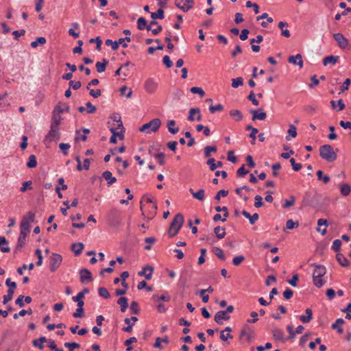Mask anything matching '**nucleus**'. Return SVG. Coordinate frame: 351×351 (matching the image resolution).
Masks as SVG:
<instances>
[{"label":"nucleus","mask_w":351,"mask_h":351,"mask_svg":"<svg viewBox=\"0 0 351 351\" xmlns=\"http://www.w3.org/2000/svg\"><path fill=\"white\" fill-rule=\"evenodd\" d=\"M130 309L134 314H138L140 311V308L138 306V304L137 303V302H132L130 304Z\"/></svg>","instance_id":"60"},{"label":"nucleus","mask_w":351,"mask_h":351,"mask_svg":"<svg viewBox=\"0 0 351 351\" xmlns=\"http://www.w3.org/2000/svg\"><path fill=\"white\" fill-rule=\"evenodd\" d=\"M137 27L139 30L146 29L147 31L151 30L150 25L147 24V21L143 17H140L137 20Z\"/></svg>","instance_id":"21"},{"label":"nucleus","mask_w":351,"mask_h":351,"mask_svg":"<svg viewBox=\"0 0 351 351\" xmlns=\"http://www.w3.org/2000/svg\"><path fill=\"white\" fill-rule=\"evenodd\" d=\"M319 156L322 159L328 162L336 160L337 158V154L330 145H324L319 147Z\"/></svg>","instance_id":"3"},{"label":"nucleus","mask_w":351,"mask_h":351,"mask_svg":"<svg viewBox=\"0 0 351 351\" xmlns=\"http://www.w3.org/2000/svg\"><path fill=\"white\" fill-rule=\"evenodd\" d=\"M245 260V256L243 255L237 256L233 258L232 263L235 266H239Z\"/></svg>","instance_id":"57"},{"label":"nucleus","mask_w":351,"mask_h":351,"mask_svg":"<svg viewBox=\"0 0 351 351\" xmlns=\"http://www.w3.org/2000/svg\"><path fill=\"white\" fill-rule=\"evenodd\" d=\"M247 99L251 101L252 104L254 106H258L259 101L256 99L255 94L253 90H252L249 95L247 96Z\"/></svg>","instance_id":"59"},{"label":"nucleus","mask_w":351,"mask_h":351,"mask_svg":"<svg viewBox=\"0 0 351 351\" xmlns=\"http://www.w3.org/2000/svg\"><path fill=\"white\" fill-rule=\"evenodd\" d=\"M199 113V108H193L189 110L188 120L189 121H193L195 119L194 116L195 114Z\"/></svg>","instance_id":"51"},{"label":"nucleus","mask_w":351,"mask_h":351,"mask_svg":"<svg viewBox=\"0 0 351 351\" xmlns=\"http://www.w3.org/2000/svg\"><path fill=\"white\" fill-rule=\"evenodd\" d=\"M190 91L193 94L199 95L200 97H203L205 95V92L202 88L199 87H192Z\"/></svg>","instance_id":"54"},{"label":"nucleus","mask_w":351,"mask_h":351,"mask_svg":"<svg viewBox=\"0 0 351 351\" xmlns=\"http://www.w3.org/2000/svg\"><path fill=\"white\" fill-rule=\"evenodd\" d=\"M128 298L125 297H121L117 300V304L120 305L121 311L122 313L125 312L126 309L128 307Z\"/></svg>","instance_id":"29"},{"label":"nucleus","mask_w":351,"mask_h":351,"mask_svg":"<svg viewBox=\"0 0 351 351\" xmlns=\"http://www.w3.org/2000/svg\"><path fill=\"white\" fill-rule=\"evenodd\" d=\"M14 291L12 289H8L7 295L3 297V304H6L12 300Z\"/></svg>","instance_id":"39"},{"label":"nucleus","mask_w":351,"mask_h":351,"mask_svg":"<svg viewBox=\"0 0 351 351\" xmlns=\"http://www.w3.org/2000/svg\"><path fill=\"white\" fill-rule=\"evenodd\" d=\"M105 44L107 46H111L112 49L114 51L117 50L120 45H121L123 48H127L128 46L126 43H123V40L121 38L115 41H113L111 39H107L105 41Z\"/></svg>","instance_id":"13"},{"label":"nucleus","mask_w":351,"mask_h":351,"mask_svg":"<svg viewBox=\"0 0 351 351\" xmlns=\"http://www.w3.org/2000/svg\"><path fill=\"white\" fill-rule=\"evenodd\" d=\"M243 77H239L232 80V86L234 88H238L239 86L243 85Z\"/></svg>","instance_id":"50"},{"label":"nucleus","mask_w":351,"mask_h":351,"mask_svg":"<svg viewBox=\"0 0 351 351\" xmlns=\"http://www.w3.org/2000/svg\"><path fill=\"white\" fill-rule=\"evenodd\" d=\"M336 259L339 265L344 267H348L350 265L348 260L344 256L343 254L338 253L336 255Z\"/></svg>","instance_id":"23"},{"label":"nucleus","mask_w":351,"mask_h":351,"mask_svg":"<svg viewBox=\"0 0 351 351\" xmlns=\"http://www.w3.org/2000/svg\"><path fill=\"white\" fill-rule=\"evenodd\" d=\"M254 329L249 325L245 324L240 332L239 337L240 339L245 337L246 341L250 342L254 338Z\"/></svg>","instance_id":"8"},{"label":"nucleus","mask_w":351,"mask_h":351,"mask_svg":"<svg viewBox=\"0 0 351 351\" xmlns=\"http://www.w3.org/2000/svg\"><path fill=\"white\" fill-rule=\"evenodd\" d=\"M314 267L313 273V284L317 287H322L325 284V280L322 279V277L326 273V269L324 265H317L313 263L311 265Z\"/></svg>","instance_id":"1"},{"label":"nucleus","mask_w":351,"mask_h":351,"mask_svg":"<svg viewBox=\"0 0 351 351\" xmlns=\"http://www.w3.org/2000/svg\"><path fill=\"white\" fill-rule=\"evenodd\" d=\"M230 116L232 117L236 121H240L243 118V114L239 110H230Z\"/></svg>","instance_id":"36"},{"label":"nucleus","mask_w":351,"mask_h":351,"mask_svg":"<svg viewBox=\"0 0 351 351\" xmlns=\"http://www.w3.org/2000/svg\"><path fill=\"white\" fill-rule=\"evenodd\" d=\"M345 323V321L342 318H339L336 320V322L332 324V329H337V332L339 334H341L343 332V328L341 326H339V325H343Z\"/></svg>","instance_id":"38"},{"label":"nucleus","mask_w":351,"mask_h":351,"mask_svg":"<svg viewBox=\"0 0 351 351\" xmlns=\"http://www.w3.org/2000/svg\"><path fill=\"white\" fill-rule=\"evenodd\" d=\"M108 64V61L106 59H103L102 62H97L95 64L97 71L98 73L104 72Z\"/></svg>","instance_id":"34"},{"label":"nucleus","mask_w":351,"mask_h":351,"mask_svg":"<svg viewBox=\"0 0 351 351\" xmlns=\"http://www.w3.org/2000/svg\"><path fill=\"white\" fill-rule=\"evenodd\" d=\"M47 339L45 337H40L39 339H34L32 342L34 347L38 348L40 350H43V343L47 342Z\"/></svg>","instance_id":"31"},{"label":"nucleus","mask_w":351,"mask_h":351,"mask_svg":"<svg viewBox=\"0 0 351 351\" xmlns=\"http://www.w3.org/2000/svg\"><path fill=\"white\" fill-rule=\"evenodd\" d=\"M250 113L252 114V120H261L263 121L267 117V114L263 111L261 108L257 110H252Z\"/></svg>","instance_id":"16"},{"label":"nucleus","mask_w":351,"mask_h":351,"mask_svg":"<svg viewBox=\"0 0 351 351\" xmlns=\"http://www.w3.org/2000/svg\"><path fill=\"white\" fill-rule=\"evenodd\" d=\"M110 119L113 120L114 122L117 123V129L123 130L124 127L123 125V123L121 120V116L119 114H114L110 117Z\"/></svg>","instance_id":"37"},{"label":"nucleus","mask_w":351,"mask_h":351,"mask_svg":"<svg viewBox=\"0 0 351 351\" xmlns=\"http://www.w3.org/2000/svg\"><path fill=\"white\" fill-rule=\"evenodd\" d=\"M273 337L276 341H280L282 342H285L286 339L284 337V332L282 330L274 328L272 330Z\"/></svg>","instance_id":"20"},{"label":"nucleus","mask_w":351,"mask_h":351,"mask_svg":"<svg viewBox=\"0 0 351 351\" xmlns=\"http://www.w3.org/2000/svg\"><path fill=\"white\" fill-rule=\"evenodd\" d=\"M84 247V244L80 242L73 243L71 245V250L76 256L81 254Z\"/></svg>","instance_id":"24"},{"label":"nucleus","mask_w":351,"mask_h":351,"mask_svg":"<svg viewBox=\"0 0 351 351\" xmlns=\"http://www.w3.org/2000/svg\"><path fill=\"white\" fill-rule=\"evenodd\" d=\"M153 300L154 301L162 300V301L168 302L170 300V297L167 294H164L161 296H158L157 295H154Z\"/></svg>","instance_id":"61"},{"label":"nucleus","mask_w":351,"mask_h":351,"mask_svg":"<svg viewBox=\"0 0 351 351\" xmlns=\"http://www.w3.org/2000/svg\"><path fill=\"white\" fill-rule=\"evenodd\" d=\"M161 125V121L158 118H156L150 121L149 122L143 125L140 128L139 131L146 133L156 132L159 129Z\"/></svg>","instance_id":"4"},{"label":"nucleus","mask_w":351,"mask_h":351,"mask_svg":"<svg viewBox=\"0 0 351 351\" xmlns=\"http://www.w3.org/2000/svg\"><path fill=\"white\" fill-rule=\"evenodd\" d=\"M153 156L158 160L159 165H163L165 164V154L162 152H159L156 153V154H153Z\"/></svg>","instance_id":"56"},{"label":"nucleus","mask_w":351,"mask_h":351,"mask_svg":"<svg viewBox=\"0 0 351 351\" xmlns=\"http://www.w3.org/2000/svg\"><path fill=\"white\" fill-rule=\"evenodd\" d=\"M288 62L295 65L299 66L301 69L303 66V60L302 55L298 53L296 56H291L289 57Z\"/></svg>","instance_id":"19"},{"label":"nucleus","mask_w":351,"mask_h":351,"mask_svg":"<svg viewBox=\"0 0 351 351\" xmlns=\"http://www.w3.org/2000/svg\"><path fill=\"white\" fill-rule=\"evenodd\" d=\"M59 147L62 150V154L64 156H66L68 154V150L71 147V145L69 143H61L59 145Z\"/></svg>","instance_id":"58"},{"label":"nucleus","mask_w":351,"mask_h":351,"mask_svg":"<svg viewBox=\"0 0 351 351\" xmlns=\"http://www.w3.org/2000/svg\"><path fill=\"white\" fill-rule=\"evenodd\" d=\"M333 38L341 49H346L348 47V40L342 34L335 33L333 34Z\"/></svg>","instance_id":"12"},{"label":"nucleus","mask_w":351,"mask_h":351,"mask_svg":"<svg viewBox=\"0 0 351 351\" xmlns=\"http://www.w3.org/2000/svg\"><path fill=\"white\" fill-rule=\"evenodd\" d=\"M317 179L319 180L323 181L324 184H327L330 181V177L328 176H323V171L322 170H319L317 172Z\"/></svg>","instance_id":"44"},{"label":"nucleus","mask_w":351,"mask_h":351,"mask_svg":"<svg viewBox=\"0 0 351 351\" xmlns=\"http://www.w3.org/2000/svg\"><path fill=\"white\" fill-rule=\"evenodd\" d=\"M46 43V39L45 37H38L35 41L31 43V47L33 48H36L38 47V44L44 45Z\"/></svg>","instance_id":"46"},{"label":"nucleus","mask_w":351,"mask_h":351,"mask_svg":"<svg viewBox=\"0 0 351 351\" xmlns=\"http://www.w3.org/2000/svg\"><path fill=\"white\" fill-rule=\"evenodd\" d=\"M106 220L110 226L118 228L123 220L121 211L116 208H112L107 213Z\"/></svg>","instance_id":"2"},{"label":"nucleus","mask_w":351,"mask_h":351,"mask_svg":"<svg viewBox=\"0 0 351 351\" xmlns=\"http://www.w3.org/2000/svg\"><path fill=\"white\" fill-rule=\"evenodd\" d=\"M73 317L74 318H80L84 317V308H77L75 313H73Z\"/></svg>","instance_id":"64"},{"label":"nucleus","mask_w":351,"mask_h":351,"mask_svg":"<svg viewBox=\"0 0 351 351\" xmlns=\"http://www.w3.org/2000/svg\"><path fill=\"white\" fill-rule=\"evenodd\" d=\"M151 17L152 19H164V17H165L164 10L162 8L158 9L157 12H152L151 14Z\"/></svg>","instance_id":"42"},{"label":"nucleus","mask_w":351,"mask_h":351,"mask_svg":"<svg viewBox=\"0 0 351 351\" xmlns=\"http://www.w3.org/2000/svg\"><path fill=\"white\" fill-rule=\"evenodd\" d=\"M0 250L2 252H10V248L8 247V241L5 237H0Z\"/></svg>","instance_id":"26"},{"label":"nucleus","mask_w":351,"mask_h":351,"mask_svg":"<svg viewBox=\"0 0 351 351\" xmlns=\"http://www.w3.org/2000/svg\"><path fill=\"white\" fill-rule=\"evenodd\" d=\"M158 83L153 78H148L144 85L145 90L150 94L155 93L158 88Z\"/></svg>","instance_id":"10"},{"label":"nucleus","mask_w":351,"mask_h":351,"mask_svg":"<svg viewBox=\"0 0 351 351\" xmlns=\"http://www.w3.org/2000/svg\"><path fill=\"white\" fill-rule=\"evenodd\" d=\"M183 223H184L183 215L181 213H178L175 216L173 219L172 220L169 228L176 229V227H180V228H181Z\"/></svg>","instance_id":"18"},{"label":"nucleus","mask_w":351,"mask_h":351,"mask_svg":"<svg viewBox=\"0 0 351 351\" xmlns=\"http://www.w3.org/2000/svg\"><path fill=\"white\" fill-rule=\"evenodd\" d=\"M168 130L172 134H175L179 132V128L175 127L176 121L174 120H169L167 123Z\"/></svg>","instance_id":"30"},{"label":"nucleus","mask_w":351,"mask_h":351,"mask_svg":"<svg viewBox=\"0 0 351 351\" xmlns=\"http://www.w3.org/2000/svg\"><path fill=\"white\" fill-rule=\"evenodd\" d=\"M306 315H301L300 320L303 323H308L313 319V312L310 308H306L305 311Z\"/></svg>","instance_id":"25"},{"label":"nucleus","mask_w":351,"mask_h":351,"mask_svg":"<svg viewBox=\"0 0 351 351\" xmlns=\"http://www.w3.org/2000/svg\"><path fill=\"white\" fill-rule=\"evenodd\" d=\"M99 294L101 297H103L106 299H108L110 297V294L108 292V289L105 287H100L99 288Z\"/></svg>","instance_id":"53"},{"label":"nucleus","mask_w":351,"mask_h":351,"mask_svg":"<svg viewBox=\"0 0 351 351\" xmlns=\"http://www.w3.org/2000/svg\"><path fill=\"white\" fill-rule=\"evenodd\" d=\"M299 226L298 221H293L292 219H289L286 222V229L291 230Z\"/></svg>","instance_id":"48"},{"label":"nucleus","mask_w":351,"mask_h":351,"mask_svg":"<svg viewBox=\"0 0 351 351\" xmlns=\"http://www.w3.org/2000/svg\"><path fill=\"white\" fill-rule=\"evenodd\" d=\"M103 178L107 181L108 186L112 185L117 181L116 178L113 177L112 173L109 171L103 173Z\"/></svg>","instance_id":"27"},{"label":"nucleus","mask_w":351,"mask_h":351,"mask_svg":"<svg viewBox=\"0 0 351 351\" xmlns=\"http://www.w3.org/2000/svg\"><path fill=\"white\" fill-rule=\"evenodd\" d=\"M80 278L82 283H85L93 280L91 272L87 269H82L80 271Z\"/></svg>","instance_id":"15"},{"label":"nucleus","mask_w":351,"mask_h":351,"mask_svg":"<svg viewBox=\"0 0 351 351\" xmlns=\"http://www.w3.org/2000/svg\"><path fill=\"white\" fill-rule=\"evenodd\" d=\"M288 133L289 134L293 137V138H295L297 136V128L296 127L293 125V124H291L289 127V129H288Z\"/></svg>","instance_id":"62"},{"label":"nucleus","mask_w":351,"mask_h":351,"mask_svg":"<svg viewBox=\"0 0 351 351\" xmlns=\"http://www.w3.org/2000/svg\"><path fill=\"white\" fill-rule=\"evenodd\" d=\"M61 121V117L57 113H55V112H53V116H52V122L51 125L59 127V125L60 124Z\"/></svg>","instance_id":"43"},{"label":"nucleus","mask_w":351,"mask_h":351,"mask_svg":"<svg viewBox=\"0 0 351 351\" xmlns=\"http://www.w3.org/2000/svg\"><path fill=\"white\" fill-rule=\"evenodd\" d=\"M230 316L226 312V311H218L214 317V320L219 324H223V320H228Z\"/></svg>","instance_id":"17"},{"label":"nucleus","mask_w":351,"mask_h":351,"mask_svg":"<svg viewBox=\"0 0 351 351\" xmlns=\"http://www.w3.org/2000/svg\"><path fill=\"white\" fill-rule=\"evenodd\" d=\"M339 59V56H328L323 59V64L326 66L328 64L330 63L332 64H335Z\"/></svg>","instance_id":"35"},{"label":"nucleus","mask_w":351,"mask_h":351,"mask_svg":"<svg viewBox=\"0 0 351 351\" xmlns=\"http://www.w3.org/2000/svg\"><path fill=\"white\" fill-rule=\"evenodd\" d=\"M34 267V265L33 263H30L29 265H27L25 264L23 265L22 267H19L17 269V273L19 275H23V269L27 270V269H29V270H32Z\"/></svg>","instance_id":"52"},{"label":"nucleus","mask_w":351,"mask_h":351,"mask_svg":"<svg viewBox=\"0 0 351 351\" xmlns=\"http://www.w3.org/2000/svg\"><path fill=\"white\" fill-rule=\"evenodd\" d=\"M62 261V256L59 254L53 253L50 257V270L53 272L58 269Z\"/></svg>","instance_id":"7"},{"label":"nucleus","mask_w":351,"mask_h":351,"mask_svg":"<svg viewBox=\"0 0 351 351\" xmlns=\"http://www.w3.org/2000/svg\"><path fill=\"white\" fill-rule=\"evenodd\" d=\"M153 267L151 266H146L143 269L138 272L140 276H145L147 280H149L152 278V273L153 271Z\"/></svg>","instance_id":"22"},{"label":"nucleus","mask_w":351,"mask_h":351,"mask_svg":"<svg viewBox=\"0 0 351 351\" xmlns=\"http://www.w3.org/2000/svg\"><path fill=\"white\" fill-rule=\"evenodd\" d=\"M64 346L66 348H69V351H73L75 348H79L80 347V345L78 343L72 342V343H64Z\"/></svg>","instance_id":"55"},{"label":"nucleus","mask_w":351,"mask_h":351,"mask_svg":"<svg viewBox=\"0 0 351 351\" xmlns=\"http://www.w3.org/2000/svg\"><path fill=\"white\" fill-rule=\"evenodd\" d=\"M29 232V230H26L25 228L21 229L20 235L18 238L17 245L16 246L15 251H18L20 248L23 247L25 245L26 237Z\"/></svg>","instance_id":"14"},{"label":"nucleus","mask_w":351,"mask_h":351,"mask_svg":"<svg viewBox=\"0 0 351 351\" xmlns=\"http://www.w3.org/2000/svg\"><path fill=\"white\" fill-rule=\"evenodd\" d=\"M287 26L288 23L286 22L280 21L278 23V27L281 29V35L286 38H289L291 36L290 32L287 29L284 28Z\"/></svg>","instance_id":"28"},{"label":"nucleus","mask_w":351,"mask_h":351,"mask_svg":"<svg viewBox=\"0 0 351 351\" xmlns=\"http://www.w3.org/2000/svg\"><path fill=\"white\" fill-rule=\"evenodd\" d=\"M154 199H141V201L140 202L141 210H143V207L146 204H151L152 208L154 210H156L157 209V206H156V202L154 201Z\"/></svg>","instance_id":"32"},{"label":"nucleus","mask_w":351,"mask_h":351,"mask_svg":"<svg viewBox=\"0 0 351 351\" xmlns=\"http://www.w3.org/2000/svg\"><path fill=\"white\" fill-rule=\"evenodd\" d=\"M35 220V213L29 211L26 215L23 217L21 222L20 228H25L26 230H29V224Z\"/></svg>","instance_id":"6"},{"label":"nucleus","mask_w":351,"mask_h":351,"mask_svg":"<svg viewBox=\"0 0 351 351\" xmlns=\"http://www.w3.org/2000/svg\"><path fill=\"white\" fill-rule=\"evenodd\" d=\"M37 166V160L35 155H30L29 157V160L27 162V167L28 168H34Z\"/></svg>","instance_id":"41"},{"label":"nucleus","mask_w":351,"mask_h":351,"mask_svg":"<svg viewBox=\"0 0 351 351\" xmlns=\"http://www.w3.org/2000/svg\"><path fill=\"white\" fill-rule=\"evenodd\" d=\"M211 152H216L217 147L215 146H206L204 147V156L209 158L210 156Z\"/></svg>","instance_id":"49"},{"label":"nucleus","mask_w":351,"mask_h":351,"mask_svg":"<svg viewBox=\"0 0 351 351\" xmlns=\"http://www.w3.org/2000/svg\"><path fill=\"white\" fill-rule=\"evenodd\" d=\"M340 189L343 196H348L351 191V186L348 184H343L341 186Z\"/></svg>","instance_id":"40"},{"label":"nucleus","mask_w":351,"mask_h":351,"mask_svg":"<svg viewBox=\"0 0 351 351\" xmlns=\"http://www.w3.org/2000/svg\"><path fill=\"white\" fill-rule=\"evenodd\" d=\"M341 246V241L339 239H335L332 243L331 248L335 252H338V251H339Z\"/></svg>","instance_id":"63"},{"label":"nucleus","mask_w":351,"mask_h":351,"mask_svg":"<svg viewBox=\"0 0 351 351\" xmlns=\"http://www.w3.org/2000/svg\"><path fill=\"white\" fill-rule=\"evenodd\" d=\"M308 204L317 211L324 210L327 207V204L322 199H311Z\"/></svg>","instance_id":"11"},{"label":"nucleus","mask_w":351,"mask_h":351,"mask_svg":"<svg viewBox=\"0 0 351 351\" xmlns=\"http://www.w3.org/2000/svg\"><path fill=\"white\" fill-rule=\"evenodd\" d=\"M214 233L218 239H222L226 236V230L224 228L217 226L214 228Z\"/></svg>","instance_id":"33"},{"label":"nucleus","mask_w":351,"mask_h":351,"mask_svg":"<svg viewBox=\"0 0 351 351\" xmlns=\"http://www.w3.org/2000/svg\"><path fill=\"white\" fill-rule=\"evenodd\" d=\"M254 190L247 186L237 188L235 193L238 196L247 197L248 196H254V197H262L260 195L253 193Z\"/></svg>","instance_id":"5"},{"label":"nucleus","mask_w":351,"mask_h":351,"mask_svg":"<svg viewBox=\"0 0 351 351\" xmlns=\"http://www.w3.org/2000/svg\"><path fill=\"white\" fill-rule=\"evenodd\" d=\"M208 109L210 113L214 114L216 112L222 111L223 110V106L221 104H219L216 106L210 105Z\"/></svg>","instance_id":"45"},{"label":"nucleus","mask_w":351,"mask_h":351,"mask_svg":"<svg viewBox=\"0 0 351 351\" xmlns=\"http://www.w3.org/2000/svg\"><path fill=\"white\" fill-rule=\"evenodd\" d=\"M213 251L219 258L222 261L225 260V255L221 248L218 247H214L213 248Z\"/></svg>","instance_id":"47"},{"label":"nucleus","mask_w":351,"mask_h":351,"mask_svg":"<svg viewBox=\"0 0 351 351\" xmlns=\"http://www.w3.org/2000/svg\"><path fill=\"white\" fill-rule=\"evenodd\" d=\"M60 138L59 127L51 125L50 130L46 135L45 141L51 142L53 141H58Z\"/></svg>","instance_id":"9"}]
</instances>
